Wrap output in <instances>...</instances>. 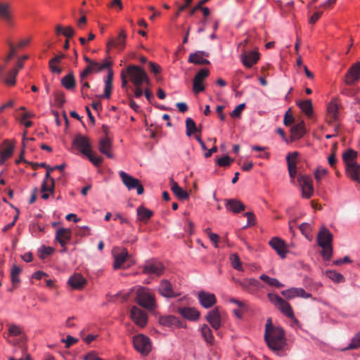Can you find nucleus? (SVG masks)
Wrapping results in <instances>:
<instances>
[{
    "mask_svg": "<svg viewBox=\"0 0 360 360\" xmlns=\"http://www.w3.org/2000/svg\"><path fill=\"white\" fill-rule=\"evenodd\" d=\"M333 234L325 227L321 228L317 235V244L322 248L321 254L326 261L330 260L333 256Z\"/></svg>",
    "mask_w": 360,
    "mask_h": 360,
    "instance_id": "obj_2",
    "label": "nucleus"
},
{
    "mask_svg": "<svg viewBox=\"0 0 360 360\" xmlns=\"http://www.w3.org/2000/svg\"><path fill=\"white\" fill-rule=\"evenodd\" d=\"M360 79V62L354 63L347 70L345 76V82L347 85H352Z\"/></svg>",
    "mask_w": 360,
    "mask_h": 360,
    "instance_id": "obj_13",
    "label": "nucleus"
},
{
    "mask_svg": "<svg viewBox=\"0 0 360 360\" xmlns=\"http://www.w3.org/2000/svg\"><path fill=\"white\" fill-rule=\"evenodd\" d=\"M53 248L51 247L43 246L39 250V257L44 259L46 256L51 255L53 252Z\"/></svg>",
    "mask_w": 360,
    "mask_h": 360,
    "instance_id": "obj_59",
    "label": "nucleus"
},
{
    "mask_svg": "<svg viewBox=\"0 0 360 360\" xmlns=\"http://www.w3.org/2000/svg\"><path fill=\"white\" fill-rule=\"evenodd\" d=\"M200 331L202 336L203 337L204 340L207 342V343L212 345L214 342V336L212 335V331L210 329V328L207 325L204 324L201 327Z\"/></svg>",
    "mask_w": 360,
    "mask_h": 360,
    "instance_id": "obj_44",
    "label": "nucleus"
},
{
    "mask_svg": "<svg viewBox=\"0 0 360 360\" xmlns=\"http://www.w3.org/2000/svg\"><path fill=\"white\" fill-rule=\"evenodd\" d=\"M136 302L142 307L151 310L155 305V297L148 289L140 288L136 292Z\"/></svg>",
    "mask_w": 360,
    "mask_h": 360,
    "instance_id": "obj_5",
    "label": "nucleus"
},
{
    "mask_svg": "<svg viewBox=\"0 0 360 360\" xmlns=\"http://www.w3.org/2000/svg\"><path fill=\"white\" fill-rule=\"evenodd\" d=\"M269 243L281 258L283 259L286 257L287 250L285 242L283 240L274 237L270 240Z\"/></svg>",
    "mask_w": 360,
    "mask_h": 360,
    "instance_id": "obj_24",
    "label": "nucleus"
},
{
    "mask_svg": "<svg viewBox=\"0 0 360 360\" xmlns=\"http://www.w3.org/2000/svg\"><path fill=\"white\" fill-rule=\"evenodd\" d=\"M232 266L238 271L242 270V264L240 258L237 254H233L230 257Z\"/></svg>",
    "mask_w": 360,
    "mask_h": 360,
    "instance_id": "obj_55",
    "label": "nucleus"
},
{
    "mask_svg": "<svg viewBox=\"0 0 360 360\" xmlns=\"http://www.w3.org/2000/svg\"><path fill=\"white\" fill-rule=\"evenodd\" d=\"M143 273L148 275H156L158 274V265L155 261H147L143 265Z\"/></svg>",
    "mask_w": 360,
    "mask_h": 360,
    "instance_id": "obj_46",
    "label": "nucleus"
},
{
    "mask_svg": "<svg viewBox=\"0 0 360 360\" xmlns=\"http://www.w3.org/2000/svg\"><path fill=\"white\" fill-rule=\"evenodd\" d=\"M56 34H63L64 37L70 38L75 35V30L71 26L63 27L60 25L56 27Z\"/></svg>",
    "mask_w": 360,
    "mask_h": 360,
    "instance_id": "obj_45",
    "label": "nucleus"
},
{
    "mask_svg": "<svg viewBox=\"0 0 360 360\" xmlns=\"http://www.w3.org/2000/svg\"><path fill=\"white\" fill-rule=\"evenodd\" d=\"M0 19L8 26L13 25L11 5L7 1L0 0Z\"/></svg>",
    "mask_w": 360,
    "mask_h": 360,
    "instance_id": "obj_11",
    "label": "nucleus"
},
{
    "mask_svg": "<svg viewBox=\"0 0 360 360\" xmlns=\"http://www.w3.org/2000/svg\"><path fill=\"white\" fill-rule=\"evenodd\" d=\"M22 334V330L19 326L15 324H11L8 328V336L16 337Z\"/></svg>",
    "mask_w": 360,
    "mask_h": 360,
    "instance_id": "obj_58",
    "label": "nucleus"
},
{
    "mask_svg": "<svg viewBox=\"0 0 360 360\" xmlns=\"http://www.w3.org/2000/svg\"><path fill=\"white\" fill-rule=\"evenodd\" d=\"M347 176L354 181L360 183V165L358 163L349 164L346 167Z\"/></svg>",
    "mask_w": 360,
    "mask_h": 360,
    "instance_id": "obj_31",
    "label": "nucleus"
},
{
    "mask_svg": "<svg viewBox=\"0 0 360 360\" xmlns=\"http://www.w3.org/2000/svg\"><path fill=\"white\" fill-rule=\"evenodd\" d=\"M299 155V153L297 151L290 153L286 156V161L288 164V171L297 170V162L296 159Z\"/></svg>",
    "mask_w": 360,
    "mask_h": 360,
    "instance_id": "obj_43",
    "label": "nucleus"
},
{
    "mask_svg": "<svg viewBox=\"0 0 360 360\" xmlns=\"http://www.w3.org/2000/svg\"><path fill=\"white\" fill-rule=\"evenodd\" d=\"M357 157V152L353 149L349 148L342 154V160L346 165V167L349 164H354V160Z\"/></svg>",
    "mask_w": 360,
    "mask_h": 360,
    "instance_id": "obj_41",
    "label": "nucleus"
},
{
    "mask_svg": "<svg viewBox=\"0 0 360 360\" xmlns=\"http://www.w3.org/2000/svg\"><path fill=\"white\" fill-rule=\"evenodd\" d=\"M198 298L200 304L205 309L212 307L217 302L214 294L203 290L198 292Z\"/></svg>",
    "mask_w": 360,
    "mask_h": 360,
    "instance_id": "obj_19",
    "label": "nucleus"
},
{
    "mask_svg": "<svg viewBox=\"0 0 360 360\" xmlns=\"http://www.w3.org/2000/svg\"><path fill=\"white\" fill-rule=\"evenodd\" d=\"M209 74L208 69L202 68L195 75L193 84V91L195 94H199L205 90L202 82L209 76Z\"/></svg>",
    "mask_w": 360,
    "mask_h": 360,
    "instance_id": "obj_14",
    "label": "nucleus"
},
{
    "mask_svg": "<svg viewBox=\"0 0 360 360\" xmlns=\"http://www.w3.org/2000/svg\"><path fill=\"white\" fill-rule=\"evenodd\" d=\"M54 96L55 101L58 105L61 106L65 102V95L63 92L56 91L54 94Z\"/></svg>",
    "mask_w": 360,
    "mask_h": 360,
    "instance_id": "obj_60",
    "label": "nucleus"
},
{
    "mask_svg": "<svg viewBox=\"0 0 360 360\" xmlns=\"http://www.w3.org/2000/svg\"><path fill=\"white\" fill-rule=\"evenodd\" d=\"M153 215V212L143 206H140L137 209L138 219L142 222H147Z\"/></svg>",
    "mask_w": 360,
    "mask_h": 360,
    "instance_id": "obj_39",
    "label": "nucleus"
},
{
    "mask_svg": "<svg viewBox=\"0 0 360 360\" xmlns=\"http://www.w3.org/2000/svg\"><path fill=\"white\" fill-rule=\"evenodd\" d=\"M261 280L266 283L270 286L276 287L278 288H283L284 285L281 283L278 279L271 278L266 274H262L259 277Z\"/></svg>",
    "mask_w": 360,
    "mask_h": 360,
    "instance_id": "obj_47",
    "label": "nucleus"
},
{
    "mask_svg": "<svg viewBox=\"0 0 360 360\" xmlns=\"http://www.w3.org/2000/svg\"><path fill=\"white\" fill-rule=\"evenodd\" d=\"M61 84L68 90H72L75 88L76 81L72 72H70L61 79Z\"/></svg>",
    "mask_w": 360,
    "mask_h": 360,
    "instance_id": "obj_38",
    "label": "nucleus"
},
{
    "mask_svg": "<svg viewBox=\"0 0 360 360\" xmlns=\"http://www.w3.org/2000/svg\"><path fill=\"white\" fill-rule=\"evenodd\" d=\"M159 294L167 299L179 297L181 292L168 279H162L159 283Z\"/></svg>",
    "mask_w": 360,
    "mask_h": 360,
    "instance_id": "obj_8",
    "label": "nucleus"
},
{
    "mask_svg": "<svg viewBox=\"0 0 360 360\" xmlns=\"http://www.w3.org/2000/svg\"><path fill=\"white\" fill-rule=\"evenodd\" d=\"M130 318L140 327H144L147 323V314L136 306H133L130 310Z\"/></svg>",
    "mask_w": 360,
    "mask_h": 360,
    "instance_id": "obj_15",
    "label": "nucleus"
},
{
    "mask_svg": "<svg viewBox=\"0 0 360 360\" xmlns=\"http://www.w3.org/2000/svg\"><path fill=\"white\" fill-rule=\"evenodd\" d=\"M98 150L107 158L110 159L114 158V155L112 153V141L108 136L100 139L98 143Z\"/></svg>",
    "mask_w": 360,
    "mask_h": 360,
    "instance_id": "obj_23",
    "label": "nucleus"
},
{
    "mask_svg": "<svg viewBox=\"0 0 360 360\" xmlns=\"http://www.w3.org/2000/svg\"><path fill=\"white\" fill-rule=\"evenodd\" d=\"M281 295L287 300H292L295 297H302L304 299L312 298L311 293L307 292L302 288H291L281 291Z\"/></svg>",
    "mask_w": 360,
    "mask_h": 360,
    "instance_id": "obj_12",
    "label": "nucleus"
},
{
    "mask_svg": "<svg viewBox=\"0 0 360 360\" xmlns=\"http://www.w3.org/2000/svg\"><path fill=\"white\" fill-rule=\"evenodd\" d=\"M128 256L129 255L126 250H124L122 252L116 255L115 257L114 268H120L126 261Z\"/></svg>",
    "mask_w": 360,
    "mask_h": 360,
    "instance_id": "obj_48",
    "label": "nucleus"
},
{
    "mask_svg": "<svg viewBox=\"0 0 360 360\" xmlns=\"http://www.w3.org/2000/svg\"><path fill=\"white\" fill-rule=\"evenodd\" d=\"M264 340L268 347L275 352L282 350L286 345L283 329L274 326L271 318H269L266 323Z\"/></svg>",
    "mask_w": 360,
    "mask_h": 360,
    "instance_id": "obj_1",
    "label": "nucleus"
},
{
    "mask_svg": "<svg viewBox=\"0 0 360 360\" xmlns=\"http://www.w3.org/2000/svg\"><path fill=\"white\" fill-rule=\"evenodd\" d=\"M84 61L87 63L86 68L83 70V76L84 75H91L94 73H98L103 70L104 69H111L112 65V61L110 58L104 59L102 63H98L96 60L90 59L88 56H84Z\"/></svg>",
    "mask_w": 360,
    "mask_h": 360,
    "instance_id": "obj_3",
    "label": "nucleus"
},
{
    "mask_svg": "<svg viewBox=\"0 0 360 360\" xmlns=\"http://www.w3.org/2000/svg\"><path fill=\"white\" fill-rule=\"evenodd\" d=\"M127 34L124 30H122L116 38L110 39L107 43V52H109L112 47H115L119 51L124 49Z\"/></svg>",
    "mask_w": 360,
    "mask_h": 360,
    "instance_id": "obj_17",
    "label": "nucleus"
},
{
    "mask_svg": "<svg viewBox=\"0 0 360 360\" xmlns=\"http://www.w3.org/2000/svg\"><path fill=\"white\" fill-rule=\"evenodd\" d=\"M119 175L121 178L122 183L129 191L136 189L138 195H141L143 193V186L138 179L129 175L128 174L123 171H120L119 172Z\"/></svg>",
    "mask_w": 360,
    "mask_h": 360,
    "instance_id": "obj_9",
    "label": "nucleus"
},
{
    "mask_svg": "<svg viewBox=\"0 0 360 360\" xmlns=\"http://www.w3.org/2000/svg\"><path fill=\"white\" fill-rule=\"evenodd\" d=\"M88 75H84L83 76V72H81L79 74V83L81 84V93L84 94V91L90 88V84L88 82L85 81L86 78L88 77Z\"/></svg>",
    "mask_w": 360,
    "mask_h": 360,
    "instance_id": "obj_56",
    "label": "nucleus"
},
{
    "mask_svg": "<svg viewBox=\"0 0 360 360\" xmlns=\"http://www.w3.org/2000/svg\"><path fill=\"white\" fill-rule=\"evenodd\" d=\"M159 324L168 327L175 326L176 328H186V324L184 322L172 315L160 316Z\"/></svg>",
    "mask_w": 360,
    "mask_h": 360,
    "instance_id": "obj_20",
    "label": "nucleus"
},
{
    "mask_svg": "<svg viewBox=\"0 0 360 360\" xmlns=\"http://www.w3.org/2000/svg\"><path fill=\"white\" fill-rule=\"evenodd\" d=\"M269 300L277 308L283 315L291 319H295L293 310L287 301L278 295L269 292L267 294Z\"/></svg>",
    "mask_w": 360,
    "mask_h": 360,
    "instance_id": "obj_4",
    "label": "nucleus"
},
{
    "mask_svg": "<svg viewBox=\"0 0 360 360\" xmlns=\"http://www.w3.org/2000/svg\"><path fill=\"white\" fill-rule=\"evenodd\" d=\"M85 156H86L89 161L96 167H99L103 161V158L101 156H96L91 150L86 154Z\"/></svg>",
    "mask_w": 360,
    "mask_h": 360,
    "instance_id": "obj_52",
    "label": "nucleus"
},
{
    "mask_svg": "<svg viewBox=\"0 0 360 360\" xmlns=\"http://www.w3.org/2000/svg\"><path fill=\"white\" fill-rule=\"evenodd\" d=\"M360 347V331L358 332L351 340L350 343L345 348L346 350L356 349Z\"/></svg>",
    "mask_w": 360,
    "mask_h": 360,
    "instance_id": "obj_53",
    "label": "nucleus"
},
{
    "mask_svg": "<svg viewBox=\"0 0 360 360\" xmlns=\"http://www.w3.org/2000/svg\"><path fill=\"white\" fill-rule=\"evenodd\" d=\"M225 207L227 210L235 214L240 213L245 210V205L236 199H228L226 200Z\"/></svg>",
    "mask_w": 360,
    "mask_h": 360,
    "instance_id": "obj_29",
    "label": "nucleus"
},
{
    "mask_svg": "<svg viewBox=\"0 0 360 360\" xmlns=\"http://www.w3.org/2000/svg\"><path fill=\"white\" fill-rule=\"evenodd\" d=\"M306 133L305 124L304 121H301L298 124L294 125L290 130V141H295L300 139Z\"/></svg>",
    "mask_w": 360,
    "mask_h": 360,
    "instance_id": "obj_26",
    "label": "nucleus"
},
{
    "mask_svg": "<svg viewBox=\"0 0 360 360\" xmlns=\"http://www.w3.org/2000/svg\"><path fill=\"white\" fill-rule=\"evenodd\" d=\"M86 283V279L79 274L72 276L68 280V284L74 289H82Z\"/></svg>",
    "mask_w": 360,
    "mask_h": 360,
    "instance_id": "obj_33",
    "label": "nucleus"
},
{
    "mask_svg": "<svg viewBox=\"0 0 360 360\" xmlns=\"http://www.w3.org/2000/svg\"><path fill=\"white\" fill-rule=\"evenodd\" d=\"M21 272V269L17 265H13L11 271V279L13 285L20 282L19 274Z\"/></svg>",
    "mask_w": 360,
    "mask_h": 360,
    "instance_id": "obj_51",
    "label": "nucleus"
},
{
    "mask_svg": "<svg viewBox=\"0 0 360 360\" xmlns=\"http://www.w3.org/2000/svg\"><path fill=\"white\" fill-rule=\"evenodd\" d=\"M133 345L134 348L143 356H147L152 349L150 338L143 334L133 338Z\"/></svg>",
    "mask_w": 360,
    "mask_h": 360,
    "instance_id": "obj_7",
    "label": "nucleus"
},
{
    "mask_svg": "<svg viewBox=\"0 0 360 360\" xmlns=\"http://www.w3.org/2000/svg\"><path fill=\"white\" fill-rule=\"evenodd\" d=\"M4 144L6 148L0 152V165H4L12 156L14 150V144L10 143L8 140H5Z\"/></svg>",
    "mask_w": 360,
    "mask_h": 360,
    "instance_id": "obj_32",
    "label": "nucleus"
},
{
    "mask_svg": "<svg viewBox=\"0 0 360 360\" xmlns=\"http://www.w3.org/2000/svg\"><path fill=\"white\" fill-rule=\"evenodd\" d=\"M177 312L184 318L192 321L198 320L200 315V311L194 307H179Z\"/></svg>",
    "mask_w": 360,
    "mask_h": 360,
    "instance_id": "obj_22",
    "label": "nucleus"
},
{
    "mask_svg": "<svg viewBox=\"0 0 360 360\" xmlns=\"http://www.w3.org/2000/svg\"><path fill=\"white\" fill-rule=\"evenodd\" d=\"M206 320L214 329L218 330L221 327V316L219 308L215 307L210 311L206 316Z\"/></svg>",
    "mask_w": 360,
    "mask_h": 360,
    "instance_id": "obj_25",
    "label": "nucleus"
},
{
    "mask_svg": "<svg viewBox=\"0 0 360 360\" xmlns=\"http://www.w3.org/2000/svg\"><path fill=\"white\" fill-rule=\"evenodd\" d=\"M64 58L65 55L63 53H61L54 56L49 60V67L53 73H56L59 75L62 72V69L57 66V64L60 63L62 59Z\"/></svg>",
    "mask_w": 360,
    "mask_h": 360,
    "instance_id": "obj_37",
    "label": "nucleus"
},
{
    "mask_svg": "<svg viewBox=\"0 0 360 360\" xmlns=\"http://www.w3.org/2000/svg\"><path fill=\"white\" fill-rule=\"evenodd\" d=\"M326 274L330 279L335 283H342L345 281L343 275L335 270L327 271Z\"/></svg>",
    "mask_w": 360,
    "mask_h": 360,
    "instance_id": "obj_50",
    "label": "nucleus"
},
{
    "mask_svg": "<svg viewBox=\"0 0 360 360\" xmlns=\"http://www.w3.org/2000/svg\"><path fill=\"white\" fill-rule=\"evenodd\" d=\"M171 189L174 195L181 200L188 198V193L186 191H184L181 188L178 184L175 181L172 182Z\"/></svg>",
    "mask_w": 360,
    "mask_h": 360,
    "instance_id": "obj_40",
    "label": "nucleus"
},
{
    "mask_svg": "<svg viewBox=\"0 0 360 360\" xmlns=\"http://www.w3.org/2000/svg\"><path fill=\"white\" fill-rule=\"evenodd\" d=\"M112 80H113V72L111 69L108 71V75L105 79V88L104 94L101 95V98L109 99L112 94Z\"/></svg>",
    "mask_w": 360,
    "mask_h": 360,
    "instance_id": "obj_30",
    "label": "nucleus"
},
{
    "mask_svg": "<svg viewBox=\"0 0 360 360\" xmlns=\"http://www.w3.org/2000/svg\"><path fill=\"white\" fill-rule=\"evenodd\" d=\"M71 238V230L69 229L60 228L56 231V240L62 247H65Z\"/></svg>",
    "mask_w": 360,
    "mask_h": 360,
    "instance_id": "obj_27",
    "label": "nucleus"
},
{
    "mask_svg": "<svg viewBox=\"0 0 360 360\" xmlns=\"http://www.w3.org/2000/svg\"><path fill=\"white\" fill-rule=\"evenodd\" d=\"M244 216L248 219L247 226H253L255 224L256 218L253 212H247L244 214Z\"/></svg>",
    "mask_w": 360,
    "mask_h": 360,
    "instance_id": "obj_62",
    "label": "nucleus"
},
{
    "mask_svg": "<svg viewBox=\"0 0 360 360\" xmlns=\"http://www.w3.org/2000/svg\"><path fill=\"white\" fill-rule=\"evenodd\" d=\"M339 118L338 106L336 101L329 103L327 107V120L329 123L336 122Z\"/></svg>",
    "mask_w": 360,
    "mask_h": 360,
    "instance_id": "obj_28",
    "label": "nucleus"
},
{
    "mask_svg": "<svg viewBox=\"0 0 360 360\" xmlns=\"http://www.w3.org/2000/svg\"><path fill=\"white\" fill-rule=\"evenodd\" d=\"M5 68L4 65H0V80L8 86H14L16 83V76L18 74V69L13 68L6 75L4 73Z\"/></svg>",
    "mask_w": 360,
    "mask_h": 360,
    "instance_id": "obj_16",
    "label": "nucleus"
},
{
    "mask_svg": "<svg viewBox=\"0 0 360 360\" xmlns=\"http://www.w3.org/2000/svg\"><path fill=\"white\" fill-rule=\"evenodd\" d=\"M297 106L308 117H312L314 114L312 102L310 99L299 101L297 102Z\"/></svg>",
    "mask_w": 360,
    "mask_h": 360,
    "instance_id": "obj_36",
    "label": "nucleus"
},
{
    "mask_svg": "<svg viewBox=\"0 0 360 360\" xmlns=\"http://www.w3.org/2000/svg\"><path fill=\"white\" fill-rule=\"evenodd\" d=\"M55 190V180L54 179H51V182H43L41 188V191L42 193L44 192H50V193L53 194Z\"/></svg>",
    "mask_w": 360,
    "mask_h": 360,
    "instance_id": "obj_54",
    "label": "nucleus"
},
{
    "mask_svg": "<svg viewBox=\"0 0 360 360\" xmlns=\"http://www.w3.org/2000/svg\"><path fill=\"white\" fill-rule=\"evenodd\" d=\"M289 112H290V110H288L286 112V113L284 116L283 122L285 126H290V124H292L294 122V117L292 114H290Z\"/></svg>",
    "mask_w": 360,
    "mask_h": 360,
    "instance_id": "obj_63",
    "label": "nucleus"
},
{
    "mask_svg": "<svg viewBox=\"0 0 360 360\" xmlns=\"http://www.w3.org/2000/svg\"><path fill=\"white\" fill-rule=\"evenodd\" d=\"M299 155V153L297 151L290 153L286 156V161L288 164V171L297 170V162L296 159Z\"/></svg>",
    "mask_w": 360,
    "mask_h": 360,
    "instance_id": "obj_42",
    "label": "nucleus"
},
{
    "mask_svg": "<svg viewBox=\"0 0 360 360\" xmlns=\"http://www.w3.org/2000/svg\"><path fill=\"white\" fill-rule=\"evenodd\" d=\"M326 174L327 170L326 169L318 168L314 174L316 180L319 181Z\"/></svg>",
    "mask_w": 360,
    "mask_h": 360,
    "instance_id": "obj_64",
    "label": "nucleus"
},
{
    "mask_svg": "<svg viewBox=\"0 0 360 360\" xmlns=\"http://www.w3.org/2000/svg\"><path fill=\"white\" fill-rule=\"evenodd\" d=\"M297 181L302 188V196L309 199L314 194L312 179L308 175H299Z\"/></svg>",
    "mask_w": 360,
    "mask_h": 360,
    "instance_id": "obj_10",
    "label": "nucleus"
},
{
    "mask_svg": "<svg viewBox=\"0 0 360 360\" xmlns=\"http://www.w3.org/2000/svg\"><path fill=\"white\" fill-rule=\"evenodd\" d=\"M186 135L191 136L193 134L198 131V129L193 119L188 117L186 120Z\"/></svg>",
    "mask_w": 360,
    "mask_h": 360,
    "instance_id": "obj_49",
    "label": "nucleus"
},
{
    "mask_svg": "<svg viewBox=\"0 0 360 360\" xmlns=\"http://www.w3.org/2000/svg\"><path fill=\"white\" fill-rule=\"evenodd\" d=\"M243 64L250 68L253 65L256 64L259 59V53L256 51H251L248 53H243L240 55Z\"/></svg>",
    "mask_w": 360,
    "mask_h": 360,
    "instance_id": "obj_21",
    "label": "nucleus"
},
{
    "mask_svg": "<svg viewBox=\"0 0 360 360\" xmlns=\"http://www.w3.org/2000/svg\"><path fill=\"white\" fill-rule=\"evenodd\" d=\"M129 80L134 86L142 85L143 83H148V77L143 69L137 65H129L124 70Z\"/></svg>",
    "mask_w": 360,
    "mask_h": 360,
    "instance_id": "obj_6",
    "label": "nucleus"
},
{
    "mask_svg": "<svg viewBox=\"0 0 360 360\" xmlns=\"http://www.w3.org/2000/svg\"><path fill=\"white\" fill-rule=\"evenodd\" d=\"M202 55L207 56V54L203 51H197L195 53H191L188 56V61L191 63L197 65L210 64V61L206 58H202Z\"/></svg>",
    "mask_w": 360,
    "mask_h": 360,
    "instance_id": "obj_34",
    "label": "nucleus"
},
{
    "mask_svg": "<svg viewBox=\"0 0 360 360\" xmlns=\"http://www.w3.org/2000/svg\"><path fill=\"white\" fill-rule=\"evenodd\" d=\"M245 107V103L238 105L231 112V116L233 117H239L241 115L242 111Z\"/></svg>",
    "mask_w": 360,
    "mask_h": 360,
    "instance_id": "obj_61",
    "label": "nucleus"
},
{
    "mask_svg": "<svg viewBox=\"0 0 360 360\" xmlns=\"http://www.w3.org/2000/svg\"><path fill=\"white\" fill-rule=\"evenodd\" d=\"M236 283L242 287L243 289L250 291V287L259 288L260 287V283L255 278H245L243 281L237 280Z\"/></svg>",
    "mask_w": 360,
    "mask_h": 360,
    "instance_id": "obj_35",
    "label": "nucleus"
},
{
    "mask_svg": "<svg viewBox=\"0 0 360 360\" xmlns=\"http://www.w3.org/2000/svg\"><path fill=\"white\" fill-rule=\"evenodd\" d=\"M73 144L77 146L83 155L87 154L91 150V143L88 137L80 134H77L74 141Z\"/></svg>",
    "mask_w": 360,
    "mask_h": 360,
    "instance_id": "obj_18",
    "label": "nucleus"
},
{
    "mask_svg": "<svg viewBox=\"0 0 360 360\" xmlns=\"http://www.w3.org/2000/svg\"><path fill=\"white\" fill-rule=\"evenodd\" d=\"M233 159L231 158L228 155H224V157L219 158L217 160V163L220 167H229L233 162Z\"/></svg>",
    "mask_w": 360,
    "mask_h": 360,
    "instance_id": "obj_57",
    "label": "nucleus"
}]
</instances>
